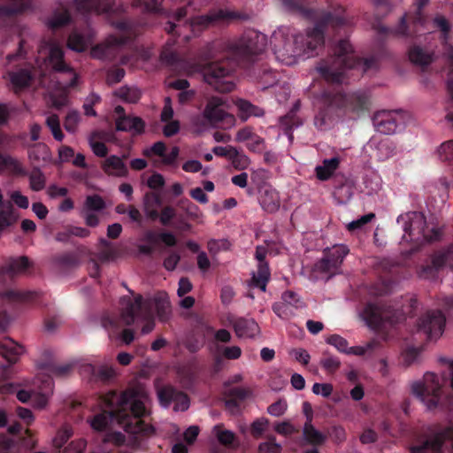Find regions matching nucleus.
I'll list each match as a JSON object with an SVG mask.
<instances>
[{
  "mask_svg": "<svg viewBox=\"0 0 453 453\" xmlns=\"http://www.w3.org/2000/svg\"><path fill=\"white\" fill-rule=\"evenodd\" d=\"M81 120V114L78 111L72 110L66 114L64 120V127L68 133H75Z\"/></svg>",
  "mask_w": 453,
  "mask_h": 453,
  "instance_id": "obj_53",
  "label": "nucleus"
},
{
  "mask_svg": "<svg viewBox=\"0 0 453 453\" xmlns=\"http://www.w3.org/2000/svg\"><path fill=\"white\" fill-rule=\"evenodd\" d=\"M408 54L410 61L419 66H427L434 61L433 52L427 51L418 45L410 47Z\"/></svg>",
  "mask_w": 453,
  "mask_h": 453,
  "instance_id": "obj_34",
  "label": "nucleus"
},
{
  "mask_svg": "<svg viewBox=\"0 0 453 453\" xmlns=\"http://www.w3.org/2000/svg\"><path fill=\"white\" fill-rule=\"evenodd\" d=\"M235 105L239 111V117L242 120H247L251 116L262 117L265 114V111L262 108L245 99H237Z\"/></svg>",
  "mask_w": 453,
  "mask_h": 453,
  "instance_id": "obj_35",
  "label": "nucleus"
},
{
  "mask_svg": "<svg viewBox=\"0 0 453 453\" xmlns=\"http://www.w3.org/2000/svg\"><path fill=\"white\" fill-rule=\"evenodd\" d=\"M362 316L366 324L372 328H377L384 321L389 320L388 315L385 312V305L380 302L368 303L364 308Z\"/></svg>",
  "mask_w": 453,
  "mask_h": 453,
  "instance_id": "obj_22",
  "label": "nucleus"
},
{
  "mask_svg": "<svg viewBox=\"0 0 453 453\" xmlns=\"http://www.w3.org/2000/svg\"><path fill=\"white\" fill-rule=\"evenodd\" d=\"M88 45V40L82 35L77 32H72L69 35L67 40V46L69 49L77 52H82L87 50Z\"/></svg>",
  "mask_w": 453,
  "mask_h": 453,
  "instance_id": "obj_48",
  "label": "nucleus"
},
{
  "mask_svg": "<svg viewBox=\"0 0 453 453\" xmlns=\"http://www.w3.org/2000/svg\"><path fill=\"white\" fill-rule=\"evenodd\" d=\"M9 77L16 93L28 88L34 78L31 71L24 68L10 72Z\"/></svg>",
  "mask_w": 453,
  "mask_h": 453,
  "instance_id": "obj_32",
  "label": "nucleus"
},
{
  "mask_svg": "<svg viewBox=\"0 0 453 453\" xmlns=\"http://www.w3.org/2000/svg\"><path fill=\"white\" fill-rule=\"evenodd\" d=\"M256 78L261 88L266 89L278 82L279 73L267 66H263L259 68Z\"/></svg>",
  "mask_w": 453,
  "mask_h": 453,
  "instance_id": "obj_37",
  "label": "nucleus"
},
{
  "mask_svg": "<svg viewBox=\"0 0 453 453\" xmlns=\"http://www.w3.org/2000/svg\"><path fill=\"white\" fill-rule=\"evenodd\" d=\"M226 101L219 96L211 97L204 107L203 111L202 125H206L219 127L223 125L231 126L234 122V118L232 114L226 111Z\"/></svg>",
  "mask_w": 453,
  "mask_h": 453,
  "instance_id": "obj_12",
  "label": "nucleus"
},
{
  "mask_svg": "<svg viewBox=\"0 0 453 453\" xmlns=\"http://www.w3.org/2000/svg\"><path fill=\"white\" fill-rule=\"evenodd\" d=\"M352 188L347 182L336 186L334 191V195L341 203L348 201L352 196Z\"/></svg>",
  "mask_w": 453,
  "mask_h": 453,
  "instance_id": "obj_59",
  "label": "nucleus"
},
{
  "mask_svg": "<svg viewBox=\"0 0 453 453\" xmlns=\"http://www.w3.org/2000/svg\"><path fill=\"white\" fill-rule=\"evenodd\" d=\"M120 304L121 320L127 326H131L136 318H151L154 310L161 321H166L171 311L169 297L165 292H158L154 297L147 299H143L142 295H137L134 300L125 296L121 297Z\"/></svg>",
  "mask_w": 453,
  "mask_h": 453,
  "instance_id": "obj_7",
  "label": "nucleus"
},
{
  "mask_svg": "<svg viewBox=\"0 0 453 453\" xmlns=\"http://www.w3.org/2000/svg\"><path fill=\"white\" fill-rule=\"evenodd\" d=\"M439 156L441 161L453 164V140L448 141L441 145Z\"/></svg>",
  "mask_w": 453,
  "mask_h": 453,
  "instance_id": "obj_61",
  "label": "nucleus"
},
{
  "mask_svg": "<svg viewBox=\"0 0 453 453\" xmlns=\"http://www.w3.org/2000/svg\"><path fill=\"white\" fill-rule=\"evenodd\" d=\"M160 404L168 408L173 404L174 411H184L188 409L190 400L188 395L173 386H164L157 390Z\"/></svg>",
  "mask_w": 453,
  "mask_h": 453,
  "instance_id": "obj_17",
  "label": "nucleus"
},
{
  "mask_svg": "<svg viewBox=\"0 0 453 453\" xmlns=\"http://www.w3.org/2000/svg\"><path fill=\"white\" fill-rule=\"evenodd\" d=\"M373 124L380 133L394 134L398 127L397 113L388 111H379L373 117Z\"/></svg>",
  "mask_w": 453,
  "mask_h": 453,
  "instance_id": "obj_24",
  "label": "nucleus"
},
{
  "mask_svg": "<svg viewBox=\"0 0 453 453\" xmlns=\"http://www.w3.org/2000/svg\"><path fill=\"white\" fill-rule=\"evenodd\" d=\"M163 203V199L159 193L156 191L146 192L143 196V207L153 208L159 207Z\"/></svg>",
  "mask_w": 453,
  "mask_h": 453,
  "instance_id": "obj_58",
  "label": "nucleus"
},
{
  "mask_svg": "<svg viewBox=\"0 0 453 453\" xmlns=\"http://www.w3.org/2000/svg\"><path fill=\"white\" fill-rule=\"evenodd\" d=\"M116 95L125 102L135 104L141 98V92L138 88L123 87L118 90Z\"/></svg>",
  "mask_w": 453,
  "mask_h": 453,
  "instance_id": "obj_50",
  "label": "nucleus"
},
{
  "mask_svg": "<svg viewBox=\"0 0 453 453\" xmlns=\"http://www.w3.org/2000/svg\"><path fill=\"white\" fill-rule=\"evenodd\" d=\"M284 11L307 19L314 18V11L308 8L306 0H279Z\"/></svg>",
  "mask_w": 453,
  "mask_h": 453,
  "instance_id": "obj_31",
  "label": "nucleus"
},
{
  "mask_svg": "<svg viewBox=\"0 0 453 453\" xmlns=\"http://www.w3.org/2000/svg\"><path fill=\"white\" fill-rule=\"evenodd\" d=\"M83 369L85 372L91 374L92 380L101 381L104 383L109 382L115 375L114 370L106 366L96 369L95 366L88 365L84 366Z\"/></svg>",
  "mask_w": 453,
  "mask_h": 453,
  "instance_id": "obj_42",
  "label": "nucleus"
},
{
  "mask_svg": "<svg viewBox=\"0 0 453 453\" xmlns=\"http://www.w3.org/2000/svg\"><path fill=\"white\" fill-rule=\"evenodd\" d=\"M441 432L421 436L419 443L410 448L411 453H441L443 447L453 451V426H443Z\"/></svg>",
  "mask_w": 453,
  "mask_h": 453,
  "instance_id": "obj_11",
  "label": "nucleus"
},
{
  "mask_svg": "<svg viewBox=\"0 0 453 453\" xmlns=\"http://www.w3.org/2000/svg\"><path fill=\"white\" fill-rule=\"evenodd\" d=\"M270 279V270L267 263L258 264L257 273L253 274L252 286L265 291L267 282Z\"/></svg>",
  "mask_w": 453,
  "mask_h": 453,
  "instance_id": "obj_45",
  "label": "nucleus"
},
{
  "mask_svg": "<svg viewBox=\"0 0 453 453\" xmlns=\"http://www.w3.org/2000/svg\"><path fill=\"white\" fill-rule=\"evenodd\" d=\"M375 65L374 58H357L349 42L341 39L333 46L330 55L319 63L317 70L326 81L341 84L348 77V71L357 70L364 73Z\"/></svg>",
  "mask_w": 453,
  "mask_h": 453,
  "instance_id": "obj_6",
  "label": "nucleus"
},
{
  "mask_svg": "<svg viewBox=\"0 0 453 453\" xmlns=\"http://www.w3.org/2000/svg\"><path fill=\"white\" fill-rule=\"evenodd\" d=\"M265 35L255 30L246 31L237 41H215L199 53L198 68L203 80L215 90L231 92L234 84L226 81L235 65L247 67L266 46Z\"/></svg>",
  "mask_w": 453,
  "mask_h": 453,
  "instance_id": "obj_1",
  "label": "nucleus"
},
{
  "mask_svg": "<svg viewBox=\"0 0 453 453\" xmlns=\"http://www.w3.org/2000/svg\"><path fill=\"white\" fill-rule=\"evenodd\" d=\"M46 179L43 173L38 167H35L29 174L30 188L34 191H41L45 188Z\"/></svg>",
  "mask_w": 453,
  "mask_h": 453,
  "instance_id": "obj_49",
  "label": "nucleus"
},
{
  "mask_svg": "<svg viewBox=\"0 0 453 453\" xmlns=\"http://www.w3.org/2000/svg\"><path fill=\"white\" fill-rule=\"evenodd\" d=\"M24 353V347L11 338H4L0 342V356L9 365L18 362L19 357Z\"/></svg>",
  "mask_w": 453,
  "mask_h": 453,
  "instance_id": "obj_27",
  "label": "nucleus"
},
{
  "mask_svg": "<svg viewBox=\"0 0 453 453\" xmlns=\"http://www.w3.org/2000/svg\"><path fill=\"white\" fill-rule=\"evenodd\" d=\"M0 394H16L17 398L22 403H27V401H30L32 396V393H30L29 391L19 389L18 385L8 381H3L0 383Z\"/></svg>",
  "mask_w": 453,
  "mask_h": 453,
  "instance_id": "obj_44",
  "label": "nucleus"
},
{
  "mask_svg": "<svg viewBox=\"0 0 453 453\" xmlns=\"http://www.w3.org/2000/svg\"><path fill=\"white\" fill-rule=\"evenodd\" d=\"M37 296L34 291H19L14 289H6L0 291V297L12 302H32Z\"/></svg>",
  "mask_w": 453,
  "mask_h": 453,
  "instance_id": "obj_40",
  "label": "nucleus"
},
{
  "mask_svg": "<svg viewBox=\"0 0 453 453\" xmlns=\"http://www.w3.org/2000/svg\"><path fill=\"white\" fill-rule=\"evenodd\" d=\"M397 224L404 232L403 239L418 246L440 239L441 232L435 227H429L426 217L419 211H409L397 217Z\"/></svg>",
  "mask_w": 453,
  "mask_h": 453,
  "instance_id": "obj_9",
  "label": "nucleus"
},
{
  "mask_svg": "<svg viewBox=\"0 0 453 453\" xmlns=\"http://www.w3.org/2000/svg\"><path fill=\"white\" fill-rule=\"evenodd\" d=\"M163 1L164 0H134V5L143 7L147 12L166 19L164 24V29L166 33L171 35H180L182 29L188 28L193 35H196L215 24L244 18V16L238 12L219 9L211 11L205 15H199L188 19V9L190 6V3H188V5L178 8L175 12H172L162 6Z\"/></svg>",
  "mask_w": 453,
  "mask_h": 453,
  "instance_id": "obj_3",
  "label": "nucleus"
},
{
  "mask_svg": "<svg viewBox=\"0 0 453 453\" xmlns=\"http://www.w3.org/2000/svg\"><path fill=\"white\" fill-rule=\"evenodd\" d=\"M72 18L69 11L65 8L56 10L50 18L48 19L47 25L52 30H57L71 23Z\"/></svg>",
  "mask_w": 453,
  "mask_h": 453,
  "instance_id": "obj_39",
  "label": "nucleus"
},
{
  "mask_svg": "<svg viewBox=\"0 0 453 453\" xmlns=\"http://www.w3.org/2000/svg\"><path fill=\"white\" fill-rule=\"evenodd\" d=\"M18 216L11 201H5L0 209V234L17 221Z\"/></svg>",
  "mask_w": 453,
  "mask_h": 453,
  "instance_id": "obj_36",
  "label": "nucleus"
},
{
  "mask_svg": "<svg viewBox=\"0 0 453 453\" xmlns=\"http://www.w3.org/2000/svg\"><path fill=\"white\" fill-rule=\"evenodd\" d=\"M320 365L328 372H334L340 368L341 362L338 357L325 352L320 360Z\"/></svg>",
  "mask_w": 453,
  "mask_h": 453,
  "instance_id": "obj_55",
  "label": "nucleus"
},
{
  "mask_svg": "<svg viewBox=\"0 0 453 453\" xmlns=\"http://www.w3.org/2000/svg\"><path fill=\"white\" fill-rule=\"evenodd\" d=\"M259 203L267 212H274L280 207L279 193L273 188H266L260 195Z\"/></svg>",
  "mask_w": 453,
  "mask_h": 453,
  "instance_id": "obj_33",
  "label": "nucleus"
},
{
  "mask_svg": "<svg viewBox=\"0 0 453 453\" xmlns=\"http://www.w3.org/2000/svg\"><path fill=\"white\" fill-rule=\"evenodd\" d=\"M238 337L252 338L259 333V326L253 319L235 318L230 320Z\"/></svg>",
  "mask_w": 453,
  "mask_h": 453,
  "instance_id": "obj_26",
  "label": "nucleus"
},
{
  "mask_svg": "<svg viewBox=\"0 0 453 453\" xmlns=\"http://www.w3.org/2000/svg\"><path fill=\"white\" fill-rule=\"evenodd\" d=\"M349 19L346 14V10L338 5L334 12L324 13L316 22L315 27L310 31L304 40L305 48L303 53L307 57L317 54L315 51L325 42V34L330 30L338 32L340 29L348 27Z\"/></svg>",
  "mask_w": 453,
  "mask_h": 453,
  "instance_id": "obj_8",
  "label": "nucleus"
},
{
  "mask_svg": "<svg viewBox=\"0 0 453 453\" xmlns=\"http://www.w3.org/2000/svg\"><path fill=\"white\" fill-rule=\"evenodd\" d=\"M73 4L76 11L82 15L91 12L112 13L117 11L114 0H73Z\"/></svg>",
  "mask_w": 453,
  "mask_h": 453,
  "instance_id": "obj_19",
  "label": "nucleus"
},
{
  "mask_svg": "<svg viewBox=\"0 0 453 453\" xmlns=\"http://www.w3.org/2000/svg\"><path fill=\"white\" fill-rule=\"evenodd\" d=\"M116 129L118 131L133 132L134 134H141L144 132L145 122L140 117L119 116L116 119Z\"/></svg>",
  "mask_w": 453,
  "mask_h": 453,
  "instance_id": "obj_28",
  "label": "nucleus"
},
{
  "mask_svg": "<svg viewBox=\"0 0 453 453\" xmlns=\"http://www.w3.org/2000/svg\"><path fill=\"white\" fill-rule=\"evenodd\" d=\"M445 365L441 377L426 372L423 380L411 384V392L430 411L441 409L453 412V359L440 358Z\"/></svg>",
  "mask_w": 453,
  "mask_h": 453,
  "instance_id": "obj_4",
  "label": "nucleus"
},
{
  "mask_svg": "<svg viewBox=\"0 0 453 453\" xmlns=\"http://www.w3.org/2000/svg\"><path fill=\"white\" fill-rule=\"evenodd\" d=\"M177 207L186 214L188 219L197 220L202 216L199 207L186 197L177 202Z\"/></svg>",
  "mask_w": 453,
  "mask_h": 453,
  "instance_id": "obj_46",
  "label": "nucleus"
},
{
  "mask_svg": "<svg viewBox=\"0 0 453 453\" xmlns=\"http://www.w3.org/2000/svg\"><path fill=\"white\" fill-rule=\"evenodd\" d=\"M371 104V96L366 91L344 95L340 91L325 90L318 101L319 111L314 117V125L319 130H326L342 111L359 115L368 112Z\"/></svg>",
  "mask_w": 453,
  "mask_h": 453,
  "instance_id": "obj_5",
  "label": "nucleus"
},
{
  "mask_svg": "<svg viewBox=\"0 0 453 453\" xmlns=\"http://www.w3.org/2000/svg\"><path fill=\"white\" fill-rule=\"evenodd\" d=\"M150 398L144 384H130L124 391L100 396V408L87 416L88 425H151Z\"/></svg>",
  "mask_w": 453,
  "mask_h": 453,
  "instance_id": "obj_2",
  "label": "nucleus"
},
{
  "mask_svg": "<svg viewBox=\"0 0 453 453\" xmlns=\"http://www.w3.org/2000/svg\"><path fill=\"white\" fill-rule=\"evenodd\" d=\"M120 35L112 36L108 44H97L91 48L90 55L94 58L111 60L112 48L123 46L134 41L141 33L142 27L148 26L145 20L121 19L114 23Z\"/></svg>",
  "mask_w": 453,
  "mask_h": 453,
  "instance_id": "obj_10",
  "label": "nucleus"
},
{
  "mask_svg": "<svg viewBox=\"0 0 453 453\" xmlns=\"http://www.w3.org/2000/svg\"><path fill=\"white\" fill-rule=\"evenodd\" d=\"M53 262L60 270H69L78 265L79 258L73 252H64L55 255Z\"/></svg>",
  "mask_w": 453,
  "mask_h": 453,
  "instance_id": "obj_43",
  "label": "nucleus"
},
{
  "mask_svg": "<svg viewBox=\"0 0 453 453\" xmlns=\"http://www.w3.org/2000/svg\"><path fill=\"white\" fill-rule=\"evenodd\" d=\"M106 208V203L104 198L97 195H89L87 196L82 206L83 211L100 212Z\"/></svg>",
  "mask_w": 453,
  "mask_h": 453,
  "instance_id": "obj_47",
  "label": "nucleus"
},
{
  "mask_svg": "<svg viewBox=\"0 0 453 453\" xmlns=\"http://www.w3.org/2000/svg\"><path fill=\"white\" fill-rule=\"evenodd\" d=\"M449 266L453 271V243L447 249L435 251L426 264L422 265L420 277L434 279L437 273L444 267Z\"/></svg>",
  "mask_w": 453,
  "mask_h": 453,
  "instance_id": "obj_16",
  "label": "nucleus"
},
{
  "mask_svg": "<svg viewBox=\"0 0 453 453\" xmlns=\"http://www.w3.org/2000/svg\"><path fill=\"white\" fill-rule=\"evenodd\" d=\"M39 391L33 392L30 400L32 406L36 409L44 408L53 393L54 382L50 376H42Z\"/></svg>",
  "mask_w": 453,
  "mask_h": 453,
  "instance_id": "obj_25",
  "label": "nucleus"
},
{
  "mask_svg": "<svg viewBox=\"0 0 453 453\" xmlns=\"http://www.w3.org/2000/svg\"><path fill=\"white\" fill-rule=\"evenodd\" d=\"M430 0H417L416 5L417 10L415 13L411 17L412 25L416 28L418 26H423L426 19L422 13V9L429 3Z\"/></svg>",
  "mask_w": 453,
  "mask_h": 453,
  "instance_id": "obj_57",
  "label": "nucleus"
},
{
  "mask_svg": "<svg viewBox=\"0 0 453 453\" xmlns=\"http://www.w3.org/2000/svg\"><path fill=\"white\" fill-rule=\"evenodd\" d=\"M272 309L278 317L284 319L294 313L292 308L282 301L273 303Z\"/></svg>",
  "mask_w": 453,
  "mask_h": 453,
  "instance_id": "obj_63",
  "label": "nucleus"
},
{
  "mask_svg": "<svg viewBox=\"0 0 453 453\" xmlns=\"http://www.w3.org/2000/svg\"><path fill=\"white\" fill-rule=\"evenodd\" d=\"M30 266L27 257L21 256L17 258H10L4 265L0 267V282L7 284L19 273H24Z\"/></svg>",
  "mask_w": 453,
  "mask_h": 453,
  "instance_id": "obj_20",
  "label": "nucleus"
},
{
  "mask_svg": "<svg viewBox=\"0 0 453 453\" xmlns=\"http://www.w3.org/2000/svg\"><path fill=\"white\" fill-rule=\"evenodd\" d=\"M225 405L232 414H236L241 410V405L252 395L249 388L233 387L225 389Z\"/></svg>",
  "mask_w": 453,
  "mask_h": 453,
  "instance_id": "obj_21",
  "label": "nucleus"
},
{
  "mask_svg": "<svg viewBox=\"0 0 453 453\" xmlns=\"http://www.w3.org/2000/svg\"><path fill=\"white\" fill-rule=\"evenodd\" d=\"M300 109V102L296 101L291 110L284 116L280 118L279 123L280 128L284 131L286 134L289 136L290 139H292V130L295 127H298L302 125V121L297 117L296 113Z\"/></svg>",
  "mask_w": 453,
  "mask_h": 453,
  "instance_id": "obj_30",
  "label": "nucleus"
},
{
  "mask_svg": "<svg viewBox=\"0 0 453 453\" xmlns=\"http://www.w3.org/2000/svg\"><path fill=\"white\" fill-rule=\"evenodd\" d=\"M73 368V365L72 364H65V365H54L50 364L46 366L47 371L51 375L58 377V378H65L69 376V374L72 372Z\"/></svg>",
  "mask_w": 453,
  "mask_h": 453,
  "instance_id": "obj_52",
  "label": "nucleus"
},
{
  "mask_svg": "<svg viewBox=\"0 0 453 453\" xmlns=\"http://www.w3.org/2000/svg\"><path fill=\"white\" fill-rule=\"evenodd\" d=\"M212 152L218 157H227L228 159L232 160L233 165L236 164L237 157H239L238 150L232 146H216L212 149Z\"/></svg>",
  "mask_w": 453,
  "mask_h": 453,
  "instance_id": "obj_54",
  "label": "nucleus"
},
{
  "mask_svg": "<svg viewBox=\"0 0 453 453\" xmlns=\"http://www.w3.org/2000/svg\"><path fill=\"white\" fill-rule=\"evenodd\" d=\"M349 249L344 244H336L326 248L323 257L314 265V270L321 273H328L329 277L339 273L344 257L349 254Z\"/></svg>",
  "mask_w": 453,
  "mask_h": 453,
  "instance_id": "obj_13",
  "label": "nucleus"
},
{
  "mask_svg": "<svg viewBox=\"0 0 453 453\" xmlns=\"http://www.w3.org/2000/svg\"><path fill=\"white\" fill-rule=\"evenodd\" d=\"M297 42L298 38L293 40L281 31L274 32L271 37V45L275 58L287 65H293L296 62V57L300 55L301 50L295 46Z\"/></svg>",
  "mask_w": 453,
  "mask_h": 453,
  "instance_id": "obj_14",
  "label": "nucleus"
},
{
  "mask_svg": "<svg viewBox=\"0 0 453 453\" xmlns=\"http://www.w3.org/2000/svg\"><path fill=\"white\" fill-rule=\"evenodd\" d=\"M49 61L54 71L67 73L71 76L70 81L66 84V88H73L77 86L78 74L65 63L64 59V50L60 46L54 44L50 47Z\"/></svg>",
  "mask_w": 453,
  "mask_h": 453,
  "instance_id": "obj_18",
  "label": "nucleus"
},
{
  "mask_svg": "<svg viewBox=\"0 0 453 453\" xmlns=\"http://www.w3.org/2000/svg\"><path fill=\"white\" fill-rule=\"evenodd\" d=\"M340 159L336 157L325 159L321 165H318L315 168L316 176L320 180H328L334 171L339 167Z\"/></svg>",
  "mask_w": 453,
  "mask_h": 453,
  "instance_id": "obj_38",
  "label": "nucleus"
},
{
  "mask_svg": "<svg viewBox=\"0 0 453 453\" xmlns=\"http://www.w3.org/2000/svg\"><path fill=\"white\" fill-rule=\"evenodd\" d=\"M326 437L315 426H303L302 453H319V447L325 443Z\"/></svg>",
  "mask_w": 453,
  "mask_h": 453,
  "instance_id": "obj_23",
  "label": "nucleus"
},
{
  "mask_svg": "<svg viewBox=\"0 0 453 453\" xmlns=\"http://www.w3.org/2000/svg\"><path fill=\"white\" fill-rule=\"evenodd\" d=\"M445 322V316L441 311H428L418 319L417 331L429 341L437 340L444 331Z\"/></svg>",
  "mask_w": 453,
  "mask_h": 453,
  "instance_id": "obj_15",
  "label": "nucleus"
},
{
  "mask_svg": "<svg viewBox=\"0 0 453 453\" xmlns=\"http://www.w3.org/2000/svg\"><path fill=\"white\" fill-rule=\"evenodd\" d=\"M46 125L51 131V134L55 140L61 142L65 135L60 127L59 118L57 114H51L46 119Z\"/></svg>",
  "mask_w": 453,
  "mask_h": 453,
  "instance_id": "obj_51",
  "label": "nucleus"
},
{
  "mask_svg": "<svg viewBox=\"0 0 453 453\" xmlns=\"http://www.w3.org/2000/svg\"><path fill=\"white\" fill-rule=\"evenodd\" d=\"M326 342L335 347L340 352L347 354L349 349L348 341L339 334H332L326 339Z\"/></svg>",
  "mask_w": 453,
  "mask_h": 453,
  "instance_id": "obj_60",
  "label": "nucleus"
},
{
  "mask_svg": "<svg viewBox=\"0 0 453 453\" xmlns=\"http://www.w3.org/2000/svg\"><path fill=\"white\" fill-rule=\"evenodd\" d=\"M281 446L275 442L274 438L262 442L258 446V453H280Z\"/></svg>",
  "mask_w": 453,
  "mask_h": 453,
  "instance_id": "obj_64",
  "label": "nucleus"
},
{
  "mask_svg": "<svg viewBox=\"0 0 453 453\" xmlns=\"http://www.w3.org/2000/svg\"><path fill=\"white\" fill-rule=\"evenodd\" d=\"M221 426H215L214 432L219 444L229 449H235L239 447L240 441L234 433L229 430L220 429Z\"/></svg>",
  "mask_w": 453,
  "mask_h": 453,
  "instance_id": "obj_41",
  "label": "nucleus"
},
{
  "mask_svg": "<svg viewBox=\"0 0 453 453\" xmlns=\"http://www.w3.org/2000/svg\"><path fill=\"white\" fill-rule=\"evenodd\" d=\"M72 426H62V428L58 432L57 435L53 439L54 447L57 449H61L72 437Z\"/></svg>",
  "mask_w": 453,
  "mask_h": 453,
  "instance_id": "obj_56",
  "label": "nucleus"
},
{
  "mask_svg": "<svg viewBox=\"0 0 453 453\" xmlns=\"http://www.w3.org/2000/svg\"><path fill=\"white\" fill-rule=\"evenodd\" d=\"M420 355V349L418 348H408L402 354L403 364L405 366H410L418 361Z\"/></svg>",
  "mask_w": 453,
  "mask_h": 453,
  "instance_id": "obj_62",
  "label": "nucleus"
},
{
  "mask_svg": "<svg viewBox=\"0 0 453 453\" xmlns=\"http://www.w3.org/2000/svg\"><path fill=\"white\" fill-rule=\"evenodd\" d=\"M101 167L108 175L126 177L128 174L127 166L124 163L123 159L115 155L108 157L103 162Z\"/></svg>",
  "mask_w": 453,
  "mask_h": 453,
  "instance_id": "obj_29",
  "label": "nucleus"
}]
</instances>
